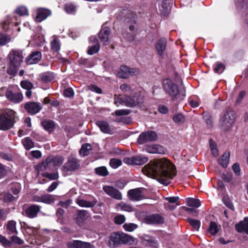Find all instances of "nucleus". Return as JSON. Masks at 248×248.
I'll list each match as a JSON object with an SVG mask.
<instances>
[{
	"mask_svg": "<svg viewBox=\"0 0 248 248\" xmlns=\"http://www.w3.org/2000/svg\"><path fill=\"white\" fill-rule=\"evenodd\" d=\"M147 176L154 178L161 184L168 185L176 175L174 166L166 158L151 161L142 169Z\"/></svg>",
	"mask_w": 248,
	"mask_h": 248,
	"instance_id": "1",
	"label": "nucleus"
},
{
	"mask_svg": "<svg viewBox=\"0 0 248 248\" xmlns=\"http://www.w3.org/2000/svg\"><path fill=\"white\" fill-rule=\"evenodd\" d=\"M114 100V104L118 107L122 105L128 107H134L142 104L144 97L140 93H136L132 95H126L124 98L120 95H115Z\"/></svg>",
	"mask_w": 248,
	"mask_h": 248,
	"instance_id": "2",
	"label": "nucleus"
},
{
	"mask_svg": "<svg viewBox=\"0 0 248 248\" xmlns=\"http://www.w3.org/2000/svg\"><path fill=\"white\" fill-rule=\"evenodd\" d=\"M236 115L232 110H227L219 120V126L223 131L230 130L235 122Z\"/></svg>",
	"mask_w": 248,
	"mask_h": 248,
	"instance_id": "3",
	"label": "nucleus"
},
{
	"mask_svg": "<svg viewBox=\"0 0 248 248\" xmlns=\"http://www.w3.org/2000/svg\"><path fill=\"white\" fill-rule=\"evenodd\" d=\"M15 112L13 110L7 109L0 115V130H7L13 127L15 122Z\"/></svg>",
	"mask_w": 248,
	"mask_h": 248,
	"instance_id": "4",
	"label": "nucleus"
},
{
	"mask_svg": "<svg viewBox=\"0 0 248 248\" xmlns=\"http://www.w3.org/2000/svg\"><path fill=\"white\" fill-rule=\"evenodd\" d=\"M162 86L165 93L172 98L176 97L179 94L178 86L170 78L164 79L162 80Z\"/></svg>",
	"mask_w": 248,
	"mask_h": 248,
	"instance_id": "5",
	"label": "nucleus"
},
{
	"mask_svg": "<svg viewBox=\"0 0 248 248\" xmlns=\"http://www.w3.org/2000/svg\"><path fill=\"white\" fill-rule=\"evenodd\" d=\"M64 157L62 156L57 155L48 157L45 162L38 165V168L42 171L47 170L49 165L52 164L54 166H59L64 161Z\"/></svg>",
	"mask_w": 248,
	"mask_h": 248,
	"instance_id": "6",
	"label": "nucleus"
},
{
	"mask_svg": "<svg viewBox=\"0 0 248 248\" xmlns=\"http://www.w3.org/2000/svg\"><path fill=\"white\" fill-rule=\"evenodd\" d=\"M157 139L158 135L156 132L149 130L141 133L137 139V142L140 144H142L146 142L155 141Z\"/></svg>",
	"mask_w": 248,
	"mask_h": 248,
	"instance_id": "7",
	"label": "nucleus"
},
{
	"mask_svg": "<svg viewBox=\"0 0 248 248\" xmlns=\"http://www.w3.org/2000/svg\"><path fill=\"white\" fill-rule=\"evenodd\" d=\"M80 167L78 161L73 156H69L67 162L62 166V170L64 173L77 170Z\"/></svg>",
	"mask_w": 248,
	"mask_h": 248,
	"instance_id": "8",
	"label": "nucleus"
},
{
	"mask_svg": "<svg viewBox=\"0 0 248 248\" xmlns=\"http://www.w3.org/2000/svg\"><path fill=\"white\" fill-rule=\"evenodd\" d=\"M140 70L138 68H130L125 65L121 66L118 75L123 78H127L130 76H136L140 74Z\"/></svg>",
	"mask_w": 248,
	"mask_h": 248,
	"instance_id": "9",
	"label": "nucleus"
},
{
	"mask_svg": "<svg viewBox=\"0 0 248 248\" xmlns=\"http://www.w3.org/2000/svg\"><path fill=\"white\" fill-rule=\"evenodd\" d=\"M144 190L143 188L130 189L127 192L128 197L131 201H140L145 198Z\"/></svg>",
	"mask_w": 248,
	"mask_h": 248,
	"instance_id": "10",
	"label": "nucleus"
},
{
	"mask_svg": "<svg viewBox=\"0 0 248 248\" xmlns=\"http://www.w3.org/2000/svg\"><path fill=\"white\" fill-rule=\"evenodd\" d=\"M148 161V158L142 155H136L131 158L126 157L124 162L128 165H142Z\"/></svg>",
	"mask_w": 248,
	"mask_h": 248,
	"instance_id": "11",
	"label": "nucleus"
},
{
	"mask_svg": "<svg viewBox=\"0 0 248 248\" xmlns=\"http://www.w3.org/2000/svg\"><path fill=\"white\" fill-rule=\"evenodd\" d=\"M7 73L8 74L15 76L16 74V51L12 50L8 57Z\"/></svg>",
	"mask_w": 248,
	"mask_h": 248,
	"instance_id": "12",
	"label": "nucleus"
},
{
	"mask_svg": "<svg viewBox=\"0 0 248 248\" xmlns=\"http://www.w3.org/2000/svg\"><path fill=\"white\" fill-rule=\"evenodd\" d=\"M103 189L108 195L111 198L117 200L122 199V193L115 187L109 186H105L103 187Z\"/></svg>",
	"mask_w": 248,
	"mask_h": 248,
	"instance_id": "13",
	"label": "nucleus"
},
{
	"mask_svg": "<svg viewBox=\"0 0 248 248\" xmlns=\"http://www.w3.org/2000/svg\"><path fill=\"white\" fill-rule=\"evenodd\" d=\"M25 109L31 114H35L42 108V106L38 102H28L24 105Z\"/></svg>",
	"mask_w": 248,
	"mask_h": 248,
	"instance_id": "14",
	"label": "nucleus"
},
{
	"mask_svg": "<svg viewBox=\"0 0 248 248\" xmlns=\"http://www.w3.org/2000/svg\"><path fill=\"white\" fill-rule=\"evenodd\" d=\"M42 58V54L40 51H34L32 52L27 58L26 61L29 64H33L38 62Z\"/></svg>",
	"mask_w": 248,
	"mask_h": 248,
	"instance_id": "15",
	"label": "nucleus"
},
{
	"mask_svg": "<svg viewBox=\"0 0 248 248\" xmlns=\"http://www.w3.org/2000/svg\"><path fill=\"white\" fill-rule=\"evenodd\" d=\"M41 209V206L32 204L28 207L25 211L26 216L30 218H34L37 216Z\"/></svg>",
	"mask_w": 248,
	"mask_h": 248,
	"instance_id": "16",
	"label": "nucleus"
},
{
	"mask_svg": "<svg viewBox=\"0 0 248 248\" xmlns=\"http://www.w3.org/2000/svg\"><path fill=\"white\" fill-rule=\"evenodd\" d=\"M121 244L134 245L138 243V240L128 234L120 233Z\"/></svg>",
	"mask_w": 248,
	"mask_h": 248,
	"instance_id": "17",
	"label": "nucleus"
},
{
	"mask_svg": "<svg viewBox=\"0 0 248 248\" xmlns=\"http://www.w3.org/2000/svg\"><path fill=\"white\" fill-rule=\"evenodd\" d=\"M96 124L103 133L110 135L114 133L113 129L107 122L103 121H97Z\"/></svg>",
	"mask_w": 248,
	"mask_h": 248,
	"instance_id": "18",
	"label": "nucleus"
},
{
	"mask_svg": "<svg viewBox=\"0 0 248 248\" xmlns=\"http://www.w3.org/2000/svg\"><path fill=\"white\" fill-rule=\"evenodd\" d=\"M146 151L150 154H164L165 150L164 148L158 144H152L146 147Z\"/></svg>",
	"mask_w": 248,
	"mask_h": 248,
	"instance_id": "19",
	"label": "nucleus"
},
{
	"mask_svg": "<svg viewBox=\"0 0 248 248\" xmlns=\"http://www.w3.org/2000/svg\"><path fill=\"white\" fill-rule=\"evenodd\" d=\"M121 245L120 233L116 232L112 234L109 237L108 245L111 248H114Z\"/></svg>",
	"mask_w": 248,
	"mask_h": 248,
	"instance_id": "20",
	"label": "nucleus"
},
{
	"mask_svg": "<svg viewBox=\"0 0 248 248\" xmlns=\"http://www.w3.org/2000/svg\"><path fill=\"white\" fill-rule=\"evenodd\" d=\"M51 15V11L44 8H39L37 10V15L36 16V20L41 22Z\"/></svg>",
	"mask_w": 248,
	"mask_h": 248,
	"instance_id": "21",
	"label": "nucleus"
},
{
	"mask_svg": "<svg viewBox=\"0 0 248 248\" xmlns=\"http://www.w3.org/2000/svg\"><path fill=\"white\" fill-rule=\"evenodd\" d=\"M235 228L238 232H244L248 234V218L245 217L243 221L235 225Z\"/></svg>",
	"mask_w": 248,
	"mask_h": 248,
	"instance_id": "22",
	"label": "nucleus"
},
{
	"mask_svg": "<svg viewBox=\"0 0 248 248\" xmlns=\"http://www.w3.org/2000/svg\"><path fill=\"white\" fill-rule=\"evenodd\" d=\"M109 34L110 30L107 27L103 29L99 33V38L105 45H106L108 43Z\"/></svg>",
	"mask_w": 248,
	"mask_h": 248,
	"instance_id": "23",
	"label": "nucleus"
},
{
	"mask_svg": "<svg viewBox=\"0 0 248 248\" xmlns=\"http://www.w3.org/2000/svg\"><path fill=\"white\" fill-rule=\"evenodd\" d=\"M89 217L88 212L85 210H79L77 212V216L75 218L76 223L80 226Z\"/></svg>",
	"mask_w": 248,
	"mask_h": 248,
	"instance_id": "24",
	"label": "nucleus"
},
{
	"mask_svg": "<svg viewBox=\"0 0 248 248\" xmlns=\"http://www.w3.org/2000/svg\"><path fill=\"white\" fill-rule=\"evenodd\" d=\"M146 220L148 224H162L164 222V218L157 214L147 216Z\"/></svg>",
	"mask_w": 248,
	"mask_h": 248,
	"instance_id": "25",
	"label": "nucleus"
},
{
	"mask_svg": "<svg viewBox=\"0 0 248 248\" xmlns=\"http://www.w3.org/2000/svg\"><path fill=\"white\" fill-rule=\"evenodd\" d=\"M167 41L165 39L162 38L159 40L155 45V48L158 54L162 56L166 50Z\"/></svg>",
	"mask_w": 248,
	"mask_h": 248,
	"instance_id": "26",
	"label": "nucleus"
},
{
	"mask_svg": "<svg viewBox=\"0 0 248 248\" xmlns=\"http://www.w3.org/2000/svg\"><path fill=\"white\" fill-rule=\"evenodd\" d=\"M33 201L37 202H42L46 204H51L54 202L55 199L52 195L46 194L41 197L34 198Z\"/></svg>",
	"mask_w": 248,
	"mask_h": 248,
	"instance_id": "27",
	"label": "nucleus"
},
{
	"mask_svg": "<svg viewBox=\"0 0 248 248\" xmlns=\"http://www.w3.org/2000/svg\"><path fill=\"white\" fill-rule=\"evenodd\" d=\"M41 124L44 128L49 132L53 131L55 127L54 123L50 120H44L42 122Z\"/></svg>",
	"mask_w": 248,
	"mask_h": 248,
	"instance_id": "28",
	"label": "nucleus"
},
{
	"mask_svg": "<svg viewBox=\"0 0 248 248\" xmlns=\"http://www.w3.org/2000/svg\"><path fill=\"white\" fill-rule=\"evenodd\" d=\"M230 153H224L218 159L219 164L223 168H226L229 162Z\"/></svg>",
	"mask_w": 248,
	"mask_h": 248,
	"instance_id": "29",
	"label": "nucleus"
},
{
	"mask_svg": "<svg viewBox=\"0 0 248 248\" xmlns=\"http://www.w3.org/2000/svg\"><path fill=\"white\" fill-rule=\"evenodd\" d=\"M51 48L52 50L54 52L58 53L60 49L61 45L60 41L56 36H53V39L51 42Z\"/></svg>",
	"mask_w": 248,
	"mask_h": 248,
	"instance_id": "30",
	"label": "nucleus"
},
{
	"mask_svg": "<svg viewBox=\"0 0 248 248\" xmlns=\"http://www.w3.org/2000/svg\"><path fill=\"white\" fill-rule=\"evenodd\" d=\"M76 202L79 206L83 207H92L96 203V202H89L80 198L77 199Z\"/></svg>",
	"mask_w": 248,
	"mask_h": 248,
	"instance_id": "31",
	"label": "nucleus"
},
{
	"mask_svg": "<svg viewBox=\"0 0 248 248\" xmlns=\"http://www.w3.org/2000/svg\"><path fill=\"white\" fill-rule=\"evenodd\" d=\"M92 149V145L89 143H86L82 146L79 151V153L82 156H87L89 154L90 151Z\"/></svg>",
	"mask_w": 248,
	"mask_h": 248,
	"instance_id": "32",
	"label": "nucleus"
},
{
	"mask_svg": "<svg viewBox=\"0 0 248 248\" xmlns=\"http://www.w3.org/2000/svg\"><path fill=\"white\" fill-rule=\"evenodd\" d=\"M186 202L188 206L198 208L201 205L200 201L198 199L188 198L186 199Z\"/></svg>",
	"mask_w": 248,
	"mask_h": 248,
	"instance_id": "33",
	"label": "nucleus"
},
{
	"mask_svg": "<svg viewBox=\"0 0 248 248\" xmlns=\"http://www.w3.org/2000/svg\"><path fill=\"white\" fill-rule=\"evenodd\" d=\"M116 208L129 212H132L134 210V208L131 205L124 202L118 203L116 205Z\"/></svg>",
	"mask_w": 248,
	"mask_h": 248,
	"instance_id": "34",
	"label": "nucleus"
},
{
	"mask_svg": "<svg viewBox=\"0 0 248 248\" xmlns=\"http://www.w3.org/2000/svg\"><path fill=\"white\" fill-rule=\"evenodd\" d=\"M22 143L25 148L29 150L34 147V142L29 138L26 137L22 140Z\"/></svg>",
	"mask_w": 248,
	"mask_h": 248,
	"instance_id": "35",
	"label": "nucleus"
},
{
	"mask_svg": "<svg viewBox=\"0 0 248 248\" xmlns=\"http://www.w3.org/2000/svg\"><path fill=\"white\" fill-rule=\"evenodd\" d=\"M144 244L146 246L151 247L155 248H156L158 246V243L157 241L154 238H150L145 239L144 241Z\"/></svg>",
	"mask_w": 248,
	"mask_h": 248,
	"instance_id": "36",
	"label": "nucleus"
},
{
	"mask_svg": "<svg viewBox=\"0 0 248 248\" xmlns=\"http://www.w3.org/2000/svg\"><path fill=\"white\" fill-rule=\"evenodd\" d=\"M219 228L217 224L214 222L211 221L208 228V232L213 235H216L218 232Z\"/></svg>",
	"mask_w": 248,
	"mask_h": 248,
	"instance_id": "37",
	"label": "nucleus"
},
{
	"mask_svg": "<svg viewBox=\"0 0 248 248\" xmlns=\"http://www.w3.org/2000/svg\"><path fill=\"white\" fill-rule=\"evenodd\" d=\"M41 78L43 81L47 82L51 81L54 78V76L52 73L46 72L41 75Z\"/></svg>",
	"mask_w": 248,
	"mask_h": 248,
	"instance_id": "38",
	"label": "nucleus"
},
{
	"mask_svg": "<svg viewBox=\"0 0 248 248\" xmlns=\"http://www.w3.org/2000/svg\"><path fill=\"white\" fill-rule=\"evenodd\" d=\"M173 120L176 124H180L185 122V118L182 114H176L173 117Z\"/></svg>",
	"mask_w": 248,
	"mask_h": 248,
	"instance_id": "39",
	"label": "nucleus"
},
{
	"mask_svg": "<svg viewBox=\"0 0 248 248\" xmlns=\"http://www.w3.org/2000/svg\"><path fill=\"white\" fill-rule=\"evenodd\" d=\"M120 89L123 92L126 94H133V90L129 85L126 83L121 84L120 86Z\"/></svg>",
	"mask_w": 248,
	"mask_h": 248,
	"instance_id": "40",
	"label": "nucleus"
},
{
	"mask_svg": "<svg viewBox=\"0 0 248 248\" xmlns=\"http://www.w3.org/2000/svg\"><path fill=\"white\" fill-rule=\"evenodd\" d=\"M95 171L96 174L103 176H105L108 175V172L106 167L102 166L96 168L95 169Z\"/></svg>",
	"mask_w": 248,
	"mask_h": 248,
	"instance_id": "41",
	"label": "nucleus"
},
{
	"mask_svg": "<svg viewBox=\"0 0 248 248\" xmlns=\"http://www.w3.org/2000/svg\"><path fill=\"white\" fill-rule=\"evenodd\" d=\"M7 230L9 234H13L16 232V222L14 221H10L8 223Z\"/></svg>",
	"mask_w": 248,
	"mask_h": 248,
	"instance_id": "42",
	"label": "nucleus"
},
{
	"mask_svg": "<svg viewBox=\"0 0 248 248\" xmlns=\"http://www.w3.org/2000/svg\"><path fill=\"white\" fill-rule=\"evenodd\" d=\"M225 69L224 65L220 62H217L214 66V71L217 74H220Z\"/></svg>",
	"mask_w": 248,
	"mask_h": 248,
	"instance_id": "43",
	"label": "nucleus"
},
{
	"mask_svg": "<svg viewBox=\"0 0 248 248\" xmlns=\"http://www.w3.org/2000/svg\"><path fill=\"white\" fill-rule=\"evenodd\" d=\"M188 222L191 225V226L196 230H199L201 222L199 220L194 219L192 218H188Z\"/></svg>",
	"mask_w": 248,
	"mask_h": 248,
	"instance_id": "44",
	"label": "nucleus"
},
{
	"mask_svg": "<svg viewBox=\"0 0 248 248\" xmlns=\"http://www.w3.org/2000/svg\"><path fill=\"white\" fill-rule=\"evenodd\" d=\"M100 49L99 44H93V46H90L88 50V54L89 55H93L97 53Z\"/></svg>",
	"mask_w": 248,
	"mask_h": 248,
	"instance_id": "45",
	"label": "nucleus"
},
{
	"mask_svg": "<svg viewBox=\"0 0 248 248\" xmlns=\"http://www.w3.org/2000/svg\"><path fill=\"white\" fill-rule=\"evenodd\" d=\"M6 96L7 98L11 102H16V95L13 91L9 88L6 92Z\"/></svg>",
	"mask_w": 248,
	"mask_h": 248,
	"instance_id": "46",
	"label": "nucleus"
},
{
	"mask_svg": "<svg viewBox=\"0 0 248 248\" xmlns=\"http://www.w3.org/2000/svg\"><path fill=\"white\" fill-rule=\"evenodd\" d=\"M0 243L6 248H9L12 243L7 240L4 236L0 234Z\"/></svg>",
	"mask_w": 248,
	"mask_h": 248,
	"instance_id": "47",
	"label": "nucleus"
},
{
	"mask_svg": "<svg viewBox=\"0 0 248 248\" xmlns=\"http://www.w3.org/2000/svg\"><path fill=\"white\" fill-rule=\"evenodd\" d=\"M109 165L112 168L116 169L122 165V161L119 159L113 158L110 160Z\"/></svg>",
	"mask_w": 248,
	"mask_h": 248,
	"instance_id": "48",
	"label": "nucleus"
},
{
	"mask_svg": "<svg viewBox=\"0 0 248 248\" xmlns=\"http://www.w3.org/2000/svg\"><path fill=\"white\" fill-rule=\"evenodd\" d=\"M80 240H73L67 242V246L68 248H80Z\"/></svg>",
	"mask_w": 248,
	"mask_h": 248,
	"instance_id": "49",
	"label": "nucleus"
},
{
	"mask_svg": "<svg viewBox=\"0 0 248 248\" xmlns=\"http://www.w3.org/2000/svg\"><path fill=\"white\" fill-rule=\"evenodd\" d=\"M64 10L68 14H74L76 11V7L72 4H67L64 6Z\"/></svg>",
	"mask_w": 248,
	"mask_h": 248,
	"instance_id": "50",
	"label": "nucleus"
},
{
	"mask_svg": "<svg viewBox=\"0 0 248 248\" xmlns=\"http://www.w3.org/2000/svg\"><path fill=\"white\" fill-rule=\"evenodd\" d=\"M124 230L128 232H132L137 228V225L134 223H125L123 225Z\"/></svg>",
	"mask_w": 248,
	"mask_h": 248,
	"instance_id": "51",
	"label": "nucleus"
},
{
	"mask_svg": "<svg viewBox=\"0 0 248 248\" xmlns=\"http://www.w3.org/2000/svg\"><path fill=\"white\" fill-rule=\"evenodd\" d=\"M16 14L20 16H26L28 15V10L25 6H19L16 9Z\"/></svg>",
	"mask_w": 248,
	"mask_h": 248,
	"instance_id": "52",
	"label": "nucleus"
},
{
	"mask_svg": "<svg viewBox=\"0 0 248 248\" xmlns=\"http://www.w3.org/2000/svg\"><path fill=\"white\" fill-rule=\"evenodd\" d=\"M10 41V37L6 34H0V45H4Z\"/></svg>",
	"mask_w": 248,
	"mask_h": 248,
	"instance_id": "53",
	"label": "nucleus"
},
{
	"mask_svg": "<svg viewBox=\"0 0 248 248\" xmlns=\"http://www.w3.org/2000/svg\"><path fill=\"white\" fill-rule=\"evenodd\" d=\"M20 84L23 88L26 90H31L33 87L32 84L27 80L22 81Z\"/></svg>",
	"mask_w": 248,
	"mask_h": 248,
	"instance_id": "54",
	"label": "nucleus"
},
{
	"mask_svg": "<svg viewBox=\"0 0 248 248\" xmlns=\"http://www.w3.org/2000/svg\"><path fill=\"white\" fill-rule=\"evenodd\" d=\"M125 220V218L123 215H118L116 216L114 218L115 223L117 224H123Z\"/></svg>",
	"mask_w": 248,
	"mask_h": 248,
	"instance_id": "55",
	"label": "nucleus"
},
{
	"mask_svg": "<svg viewBox=\"0 0 248 248\" xmlns=\"http://www.w3.org/2000/svg\"><path fill=\"white\" fill-rule=\"evenodd\" d=\"M8 172V169L0 163V179L6 176Z\"/></svg>",
	"mask_w": 248,
	"mask_h": 248,
	"instance_id": "56",
	"label": "nucleus"
},
{
	"mask_svg": "<svg viewBox=\"0 0 248 248\" xmlns=\"http://www.w3.org/2000/svg\"><path fill=\"white\" fill-rule=\"evenodd\" d=\"M63 94L65 97H71L74 96V92L71 88H68L64 90Z\"/></svg>",
	"mask_w": 248,
	"mask_h": 248,
	"instance_id": "57",
	"label": "nucleus"
},
{
	"mask_svg": "<svg viewBox=\"0 0 248 248\" xmlns=\"http://www.w3.org/2000/svg\"><path fill=\"white\" fill-rule=\"evenodd\" d=\"M232 169L236 175L240 176L241 175L240 168L238 163H234L232 166Z\"/></svg>",
	"mask_w": 248,
	"mask_h": 248,
	"instance_id": "58",
	"label": "nucleus"
},
{
	"mask_svg": "<svg viewBox=\"0 0 248 248\" xmlns=\"http://www.w3.org/2000/svg\"><path fill=\"white\" fill-rule=\"evenodd\" d=\"M130 110L128 109H119L115 111V114L116 116H122L128 115L130 113Z\"/></svg>",
	"mask_w": 248,
	"mask_h": 248,
	"instance_id": "59",
	"label": "nucleus"
},
{
	"mask_svg": "<svg viewBox=\"0 0 248 248\" xmlns=\"http://www.w3.org/2000/svg\"><path fill=\"white\" fill-rule=\"evenodd\" d=\"M14 199V197L9 193H6L4 194L3 201L5 202H11Z\"/></svg>",
	"mask_w": 248,
	"mask_h": 248,
	"instance_id": "60",
	"label": "nucleus"
},
{
	"mask_svg": "<svg viewBox=\"0 0 248 248\" xmlns=\"http://www.w3.org/2000/svg\"><path fill=\"white\" fill-rule=\"evenodd\" d=\"M44 176L46 177L49 178L50 180H56L59 177V175L58 173H46L44 174Z\"/></svg>",
	"mask_w": 248,
	"mask_h": 248,
	"instance_id": "61",
	"label": "nucleus"
},
{
	"mask_svg": "<svg viewBox=\"0 0 248 248\" xmlns=\"http://www.w3.org/2000/svg\"><path fill=\"white\" fill-rule=\"evenodd\" d=\"M31 155L35 158H40L42 156L41 152L39 150L32 151L30 153Z\"/></svg>",
	"mask_w": 248,
	"mask_h": 248,
	"instance_id": "62",
	"label": "nucleus"
},
{
	"mask_svg": "<svg viewBox=\"0 0 248 248\" xmlns=\"http://www.w3.org/2000/svg\"><path fill=\"white\" fill-rule=\"evenodd\" d=\"M80 248H94V246L89 243L80 241Z\"/></svg>",
	"mask_w": 248,
	"mask_h": 248,
	"instance_id": "63",
	"label": "nucleus"
},
{
	"mask_svg": "<svg viewBox=\"0 0 248 248\" xmlns=\"http://www.w3.org/2000/svg\"><path fill=\"white\" fill-rule=\"evenodd\" d=\"M222 179L226 182H230L232 179V175L231 173L224 174L223 175Z\"/></svg>",
	"mask_w": 248,
	"mask_h": 248,
	"instance_id": "64",
	"label": "nucleus"
}]
</instances>
